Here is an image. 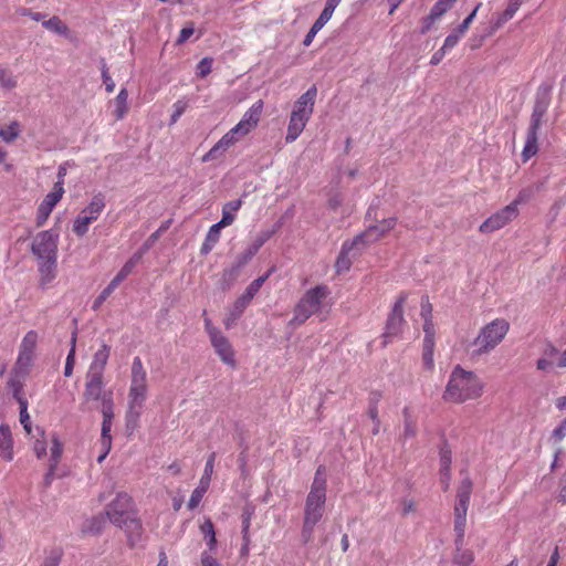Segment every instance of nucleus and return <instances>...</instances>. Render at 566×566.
Returning <instances> with one entry per match:
<instances>
[{
  "label": "nucleus",
  "instance_id": "obj_1",
  "mask_svg": "<svg viewBox=\"0 0 566 566\" xmlns=\"http://www.w3.org/2000/svg\"><path fill=\"white\" fill-rule=\"evenodd\" d=\"M105 515L109 523L125 532L130 546L140 542L143 524L136 504L128 493L118 492L105 506Z\"/></svg>",
  "mask_w": 566,
  "mask_h": 566
},
{
  "label": "nucleus",
  "instance_id": "obj_2",
  "mask_svg": "<svg viewBox=\"0 0 566 566\" xmlns=\"http://www.w3.org/2000/svg\"><path fill=\"white\" fill-rule=\"evenodd\" d=\"M327 492L326 468L319 465L315 472L310 492L305 500L303 525L301 538L303 543H310L313 539L315 526L323 518L325 513Z\"/></svg>",
  "mask_w": 566,
  "mask_h": 566
},
{
  "label": "nucleus",
  "instance_id": "obj_3",
  "mask_svg": "<svg viewBox=\"0 0 566 566\" xmlns=\"http://www.w3.org/2000/svg\"><path fill=\"white\" fill-rule=\"evenodd\" d=\"M148 397V376L140 357L133 359L129 375L126 421L136 424Z\"/></svg>",
  "mask_w": 566,
  "mask_h": 566
},
{
  "label": "nucleus",
  "instance_id": "obj_4",
  "mask_svg": "<svg viewBox=\"0 0 566 566\" xmlns=\"http://www.w3.org/2000/svg\"><path fill=\"white\" fill-rule=\"evenodd\" d=\"M483 384L473 373L457 366L449 378L443 398L447 401L461 403L481 396Z\"/></svg>",
  "mask_w": 566,
  "mask_h": 566
},
{
  "label": "nucleus",
  "instance_id": "obj_5",
  "mask_svg": "<svg viewBox=\"0 0 566 566\" xmlns=\"http://www.w3.org/2000/svg\"><path fill=\"white\" fill-rule=\"evenodd\" d=\"M551 104V90L548 87H539L536 94V101L533 108L531 124L527 129L525 145L522 151L524 161L533 157L537 150V133L542 126L543 117L545 116Z\"/></svg>",
  "mask_w": 566,
  "mask_h": 566
},
{
  "label": "nucleus",
  "instance_id": "obj_6",
  "mask_svg": "<svg viewBox=\"0 0 566 566\" xmlns=\"http://www.w3.org/2000/svg\"><path fill=\"white\" fill-rule=\"evenodd\" d=\"M510 324L504 318H496L486 324L473 340L474 355L488 354L493 350L506 336Z\"/></svg>",
  "mask_w": 566,
  "mask_h": 566
},
{
  "label": "nucleus",
  "instance_id": "obj_7",
  "mask_svg": "<svg viewBox=\"0 0 566 566\" xmlns=\"http://www.w3.org/2000/svg\"><path fill=\"white\" fill-rule=\"evenodd\" d=\"M328 294L329 290L325 285H318L308 290L295 305L291 324H303L313 314L321 312L324 300Z\"/></svg>",
  "mask_w": 566,
  "mask_h": 566
},
{
  "label": "nucleus",
  "instance_id": "obj_8",
  "mask_svg": "<svg viewBox=\"0 0 566 566\" xmlns=\"http://www.w3.org/2000/svg\"><path fill=\"white\" fill-rule=\"evenodd\" d=\"M472 492V482L469 479L461 481L457 491V502L454 505V531L457 533L455 545L464 539L467 512L469 509Z\"/></svg>",
  "mask_w": 566,
  "mask_h": 566
},
{
  "label": "nucleus",
  "instance_id": "obj_9",
  "mask_svg": "<svg viewBox=\"0 0 566 566\" xmlns=\"http://www.w3.org/2000/svg\"><path fill=\"white\" fill-rule=\"evenodd\" d=\"M57 242L59 234L56 232L52 230L41 231L33 238L31 251L40 262L56 261Z\"/></svg>",
  "mask_w": 566,
  "mask_h": 566
},
{
  "label": "nucleus",
  "instance_id": "obj_10",
  "mask_svg": "<svg viewBox=\"0 0 566 566\" xmlns=\"http://www.w3.org/2000/svg\"><path fill=\"white\" fill-rule=\"evenodd\" d=\"M105 208V199L102 193L95 195L90 203L81 211L73 222V231L83 237L92 222L96 221Z\"/></svg>",
  "mask_w": 566,
  "mask_h": 566
},
{
  "label": "nucleus",
  "instance_id": "obj_11",
  "mask_svg": "<svg viewBox=\"0 0 566 566\" xmlns=\"http://www.w3.org/2000/svg\"><path fill=\"white\" fill-rule=\"evenodd\" d=\"M38 338V333L34 331H30L24 335L14 364L15 374H22L23 376L29 374V369L32 366L35 356Z\"/></svg>",
  "mask_w": 566,
  "mask_h": 566
},
{
  "label": "nucleus",
  "instance_id": "obj_12",
  "mask_svg": "<svg viewBox=\"0 0 566 566\" xmlns=\"http://www.w3.org/2000/svg\"><path fill=\"white\" fill-rule=\"evenodd\" d=\"M521 197L515 201L511 202L503 209L496 211L491 217H489L481 226L480 231L482 233H492L496 230L502 229L512 220H514L518 216V203L521 202Z\"/></svg>",
  "mask_w": 566,
  "mask_h": 566
},
{
  "label": "nucleus",
  "instance_id": "obj_13",
  "mask_svg": "<svg viewBox=\"0 0 566 566\" xmlns=\"http://www.w3.org/2000/svg\"><path fill=\"white\" fill-rule=\"evenodd\" d=\"M83 398L86 402L101 401V409L109 401V409H114L113 392L104 390L103 376L86 374Z\"/></svg>",
  "mask_w": 566,
  "mask_h": 566
},
{
  "label": "nucleus",
  "instance_id": "obj_14",
  "mask_svg": "<svg viewBox=\"0 0 566 566\" xmlns=\"http://www.w3.org/2000/svg\"><path fill=\"white\" fill-rule=\"evenodd\" d=\"M396 226L395 218L382 219L377 224H370L363 233L355 237L353 244H370L386 235Z\"/></svg>",
  "mask_w": 566,
  "mask_h": 566
},
{
  "label": "nucleus",
  "instance_id": "obj_15",
  "mask_svg": "<svg viewBox=\"0 0 566 566\" xmlns=\"http://www.w3.org/2000/svg\"><path fill=\"white\" fill-rule=\"evenodd\" d=\"M317 96V88L312 85L305 93H303L293 105L291 114L303 118L308 122L313 112Z\"/></svg>",
  "mask_w": 566,
  "mask_h": 566
},
{
  "label": "nucleus",
  "instance_id": "obj_16",
  "mask_svg": "<svg viewBox=\"0 0 566 566\" xmlns=\"http://www.w3.org/2000/svg\"><path fill=\"white\" fill-rule=\"evenodd\" d=\"M423 348H422V363L424 368H433V352H434V335L436 328L432 319H423Z\"/></svg>",
  "mask_w": 566,
  "mask_h": 566
},
{
  "label": "nucleus",
  "instance_id": "obj_17",
  "mask_svg": "<svg viewBox=\"0 0 566 566\" xmlns=\"http://www.w3.org/2000/svg\"><path fill=\"white\" fill-rule=\"evenodd\" d=\"M263 112V101H256L242 116L241 120L234 126L240 136L248 135L260 122Z\"/></svg>",
  "mask_w": 566,
  "mask_h": 566
},
{
  "label": "nucleus",
  "instance_id": "obj_18",
  "mask_svg": "<svg viewBox=\"0 0 566 566\" xmlns=\"http://www.w3.org/2000/svg\"><path fill=\"white\" fill-rule=\"evenodd\" d=\"M241 138L235 127L224 134L221 139L202 157V161L207 163L220 158L231 146Z\"/></svg>",
  "mask_w": 566,
  "mask_h": 566
},
{
  "label": "nucleus",
  "instance_id": "obj_19",
  "mask_svg": "<svg viewBox=\"0 0 566 566\" xmlns=\"http://www.w3.org/2000/svg\"><path fill=\"white\" fill-rule=\"evenodd\" d=\"M405 302H406L405 294L399 295V297L395 302L391 314L389 315L388 321H387L385 337L395 336L400 332L401 326L405 323V319H403Z\"/></svg>",
  "mask_w": 566,
  "mask_h": 566
},
{
  "label": "nucleus",
  "instance_id": "obj_20",
  "mask_svg": "<svg viewBox=\"0 0 566 566\" xmlns=\"http://www.w3.org/2000/svg\"><path fill=\"white\" fill-rule=\"evenodd\" d=\"M103 422H102V434L101 441L104 447V452L98 457L97 461L101 463L107 455L112 447V421L114 418V409H109V401H106L104 408H102Z\"/></svg>",
  "mask_w": 566,
  "mask_h": 566
},
{
  "label": "nucleus",
  "instance_id": "obj_21",
  "mask_svg": "<svg viewBox=\"0 0 566 566\" xmlns=\"http://www.w3.org/2000/svg\"><path fill=\"white\" fill-rule=\"evenodd\" d=\"M210 342L220 359L224 364L234 367V350L229 339L222 333H220L219 335L214 334Z\"/></svg>",
  "mask_w": 566,
  "mask_h": 566
},
{
  "label": "nucleus",
  "instance_id": "obj_22",
  "mask_svg": "<svg viewBox=\"0 0 566 566\" xmlns=\"http://www.w3.org/2000/svg\"><path fill=\"white\" fill-rule=\"evenodd\" d=\"M63 193H64V189H61L59 187L57 190H52L44 197L43 201L41 202V205L38 208V213H36V226L38 227H41L44 224V222L48 220V218L51 214L55 205L61 200Z\"/></svg>",
  "mask_w": 566,
  "mask_h": 566
},
{
  "label": "nucleus",
  "instance_id": "obj_23",
  "mask_svg": "<svg viewBox=\"0 0 566 566\" xmlns=\"http://www.w3.org/2000/svg\"><path fill=\"white\" fill-rule=\"evenodd\" d=\"M523 0H509L507 8L490 21V34L502 28L520 9Z\"/></svg>",
  "mask_w": 566,
  "mask_h": 566
},
{
  "label": "nucleus",
  "instance_id": "obj_24",
  "mask_svg": "<svg viewBox=\"0 0 566 566\" xmlns=\"http://www.w3.org/2000/svg\"><path fill=\"white\" fill-rule=\"evenodd\" d=\"M0 458L6 461H12L14 458L13 438L7 424H0Z\"/></svg>",
  "mask_w": 566,
  "mask_h": 566
},
{
  "label": "nucleus",
  "instance_id": "obj_25",
  "mask_svg": "<svg viewBox=\"0 0 566 566\" xmlns=\"http://www.w3.org/2000/svg\"><path fill=\"white\" fill-rule=\"evenodd\" d=\"M111 348L103 344L101 348L94 354L93 360L90 365L87 374L103 376L105 366L109 358Z\"/></svg>",
  "mask_w": 566,
  "mask_h": 566
},
{
  "label": "nucleus",
  "instance_id": "obj_26",
  "mask_svg": "<svg viewBox=\"0 0 566 566\" xmlns=\"http://www.w3.org/2000/svg\"><path fill=\"white\" fill-rule=\"evenodd\" d=\"M221 229H223V227L219 223H214L209 228L206 239L200 248V253L202 255L209 254L219 242Z\"/></svg>",
  "mask_w": 566,
  "mask_h": 566
},
{
  "label": "nucleus",
  "instance_id": "obj_27",
  "mask_svg": "<svg viewBox=\"0 0 566 566\" xmlns=\"http://www.w3.org/2000/svg\"><path fill=\"white\" fill-rule=\"evenodd\" d=\"M254 296L255 293L247 287L244 293L237 298L231 307L232 322H235L243 314L244 310L248 307Z\"/></svg>",
  "mask_w": 566,
  "mask_h": 566
},
{
  "label": "nucleus",
  "instance_id": "obj_28",
  "mask_svg": "<svg viewBox=\"0 0 566 566\" xmlns=\"http://www.w3.org/2000/svg\"><path fill=\"white\" fill-rule=\"evenodd\" d=\"M307 123L308 122L304 120L303 118L291 114L289 125H287L285 142L289 144V143H293L294 140H296L297 137L302 134V132L306 127Z\"/></svg>",
  "mask_w": 566,
  "mask_h": 566
},
{
  "label": "nucleus",
  "instance_id": "obj_29",
  "mask_svg": "<svg viewBox=\"0 0 566 566\" xmlns=\"http://www.w3.org/2000/svg\"><path fill=\"white\" fill-rule=\"evenodd\" d=\"M242 201L240 199L227 202L222 208V218L218 222L223 228L233 223L237 211L241 208Z\"/></svg>",
  "mask_w": 566,
  "mask_h": 566
},
{
  "label": "nucleus",
  "instance_id": "obj_30",
  "mask_svg": "<svg viewBox=\"0 0 566 566\" xmlns=\"http://www.w3.org/2000/svg\"><path fill=\"white\" fill-rule=\"evenodd\" d=\"M56 261H43L39 264L40 285L46 287L55 277Z\"/></svg>",
  "mask_w": 566,
  "mask_h": 566
},
{
  "label": "nucleus",
  "instance_id": "obj_31",
  "mask_svg": "<svg viewBox=\"0 0 566 566\" xmlns=\"http://www.w3.org/2000/svg\"><path fill=\"white\" fill-rule=\"evenodd\" d=\"M107 517L104 514H98L96 516H93L92 518L87 520L83 526V532L97 535L103 532L106 525Z\"/></svg>",
  "mask_w": 566,
  "mask_h": 566
},
{
  "label": "nucleus",
  "instance_id": "obj_32",
  "mask_svg": "<svg viewBox=\"0 0 566 566\" xmlns=\"http://www.w3.org/2000/svg\"><path fill=\"white\" fill-rule=\"evenodd\" d=\"M24 377L25 376H23L22 374H15L14 368H13L11 371V375L9 377L8 384H7L8 388L12 391V395L15 398V400L18 401V403H20V400L27 401L21 395L22 387H23L22 378H24Z\"/></svg>",
  "mask_w": 566,
  "mask_h": 566
},
{
  "label": "nucleus",
  "instance_id": "obj_33",
  "mask_svg": "<svg viewBox=\"0 0 566 566\" xmlns=\"http://www.w3.org/2000/svg\"><path fill=\"white\" fill-rule=\"evenodd\" d=\"M357 244L345 242L342 247V251L336 260L335 268L338 273L346 272L352 265V261L348 256L349 251Z\"/></svg>",
  "mask_w": 566,
  "mask_h": 566
},
{
  "label": "nucleus",
  "instance_id": "obj_34",
  "mask_svg": "<svg viewBox=\"0 0 566 566\" xmlns=\"http://www.w3.org/2000/svg\"><path fill=\"white\" fill-rule=\"evenodd\" d=\"M127 99L128 92L126 88L123 87L114 99V116L116 117V119H123L125 117L128 111Z\"/></svg>",
  "mask_w": 566,
  "mask_h": 566
},
{
  "label": "nucleus",
  "instance_id": "obj_35",
  "mask_svg": "<svg viewBox=\"0 0 566 566\" xmlns=\"http://www.w3.org/2000/svg\"><path fill=\"white\" fill-rule=\"evenodd\" d=\"M450 465H451V452L442 451L441 455H440V475H441V482H442L444 489H448V486H449Z\"/></svg>",
  "mask_w": 566,
  "mask_h": 566
},
{
  "label": "nucleus",
  "instance_id": "obj_36",
  "mask_svg": "<svg viewBox=\"0 0 566 566\" xmlns=\"http://www.w3.org/2000/svg\"><path fill=\"white\" fill-rule=\"evenodd\" d=\"M20 132V124L13 120L9 125L0 128V138L6 143H12L19 137Z\"/></svg>",
  "mask_w": 566,
  "mask_h": 566
},
{
  "label": "nucleus",
  "instance_id": "obj_37",
  "mask_svg": "<svg viewBox=\"0 0 566 566\" xmlns=\"http://www.w3.org/2000/svg\"><path fill=\"white\" fill-rule=\"evenodd\" d=\"M139 256L130 258L111 281L116 287L133 272L134 268L138 262Z\"/></svg>",
  "mask_w": 566,
  "mask_h": 566
},
{
  "label": "nucleus",
  "instance_id": "obj_38",
  "mask_svg": "<svg viewBox=\"0 0 566 566\" xmlns=\"http://www.w3.org/2000/svg\"><path fill=\"white\" fill-rule=\"evenodd\" d=\"M43 27L60 35H67L69 33L67 25L59 17L43 21Z\"/></svg>",
  "mask_w": 566,
  "mask_h": 566
},
{
  "label": "nucleus",
  "instance_id": "obj_39",
  "mask_svg": "<svg viewBox=\"0 0 566 566\" xmlns=\"http://www.w3.org/2000/svg\"><path fill=\"white\" fill-rule=\"evenodd\" d=\"M403 416H405V421H403V432L401 434V439L403 441H407V440L416 437L417 426H416V422L410 417V415L408 413V409H403Z\"/></svg>",
  "mask_w": 566,
  "mask_h": 566
},
{
  "label": "nucleus",
  "instance_id": "obj_40",
  "mask_svg": "<svg viewBox=\"0 0 566 566\" xmlns=\"http://www.w3.org/2000/svg\"><path fill=\"white\" fill-rule=\"evenodd\" d=\"M463 542L457 545V554L454 555V563L460 566H469L474 560L473 552L470 549H461Z\"/></svg>",
  "mask_w": 566,
  "mask_h": 566
},
{
  "label": "nucleus",
  "instance_id": "obj_41",
  "mask_svg": "<svg viewBox=\"0 0 566 566\" xmlns=\"http://www.w3.org/2000/svg\"><path fill=\"white\" fill-rule=\"evenodd\" d=\"M242 266H239L238 263L233 262L231 266L227 268L222 272V281L230 286L241 274Z\"/></svg>",
  "mask_w": 566,
  "mask_h": 566
},
{
  "label": "nucleus",
  "instance_id": "obj_42",
  "mask_svg": "<svg viewBox=\"0 0 566 566\" xmlns=\"http://www.w3.org/2000/svg\"><path fill=\"white\" fill-rule=\"evenodd\" d=\"M214 460H216V453L212 452L208 457V459H207V462H206V465H205V471H203V474H202V476L200 479L199 484L209 488L210 481H211V476H212V473H213Z\"/></svg>",
  "mask_w": 566,
  "mask_h": 566
},
{
  "label": "nucleus",
  "instance_id": "obj_43",
  "mask_svg": "<svg viewBox=\"0 0 566 566\" xmlns=\"http://www.w3.org/2000/svg\"><path fill=\"white\" fill-rule=\"evenodd\" d=\"M62 443L60 442L56 434L51 437V448H50V462L59 464L61 455H62Z\"/></svg>",
  "mask_w": 566,
  "mask_h": 566
},
{
  "label": "nucleus",
  "instance_id": "obj_44",
  "mask_svg": "<svg viewBox=\"0 0 566 566\" xmlns=\"http://www.w3.org/2000/svg\"><path fill=\"white\" fill-rule=\"evenodd\" d=\"M566 437V418L560 421V423L552 431L549 437V441L554 444V447H560V442Z\"/></svg>",
  "mask_w": 566,
  "mask_h": 566
},
{
  "label": "nucleus",
  "instance_id": "obj_45",
  "mask_svg": "<svg viewBox=\"0 0 566 566\" xmlns=\"http://www.w3.org/2000/svg\"><path fill=\"white\" fill-rule=\"evenodd\" d=\"M209 488L205 486V485H201L199 484L191 493V496L189 499V502H188V507L189 510H193L196 509L199 503L201 502L205 493L207 492Z\"/></svg>",
  "mask_w": 566,
  "mask_h": 566
},
{
  "label": "nucleus",
  "instance_id": "obj_46",
  "mask_svg": "<svg viewBox=\"0 0 566 566\" xmlns=\"http://www.w3.org/2000/svg\"><path fill=\"white\" fill-rule=\"evenodd\" d=\"M71 343H72V347L66 357L65 367H64V376L65 377H70L73 373V367H74V363H75V343H76L75 334H73Z\"/></svg>",
  "mask_w": 566,
  "mask_h": 566
},
{
  "label": "nucleus",
  "instance_id": "obj_47",
  "mask_svg": "<svg viewBox=\"0 0 566 566\" xmlns=\"http://www.w3.org/2000/svg\"><path fill=\"white\" fill-rule=\"evenodd\" d=\"M20 422L23 426L25 432L28 434L31 433V420L30 415L28 412V401H21L20 400Z\"/></svg>",
  "mask_w": 566,
  "mask_h": 566
},
{
  "label": "nucleus",
  "instance_id": "obj_48",
  "mask_svg": "<svg viewBox=\"0 0 566 566\" xmlns=\"http://www.w3.org/2000/svg\"><path fill=\"white\" fill-rule=\"evenodd\" d=\"M62 558V551L59 548L51 549L46 553L41 566H59Z\"/></svg>",
  "mask_w": 566,
  "mask_h": 566
},
{
  "label": "nucleus",
  "instance_id": "obj_49",
  "mask_svg": "<svg viewBox=\"0 0 566 566\" xmlns=\"http://www.w3.org/2000/svg\"><path fill=\"white\" fill-rule=\"evenodd\" d=\"M117 287L113 285L111 282L101 292V294L96 297V300L93 303L92 308L94 311H97L101 305L109 297V295L116 290Z\"/></svg>",
  "mask_w": 566,
  "mask_h": 566
},
{
  "label": "nucleus",
  "instance_id": "obj_50",
  "mask_svg": "<svg viewBox=\"0 0 566 566\" xmlns=\"http://www.w3.org/2000/svg\"><path fill=\"white\" fill-rule=\"evenodd\" d=\"M457 0H438L432 7L433 14L440 18L450 10Z\"/></svg>",
  "mask_w": 566,
  "mask_h": 566
},
{
  "label": "nucleus",
  "instance_id": "obj_51",
  "mask_svg": "<svg viewBox=\"0 0 566 566\" xmlns=\"http://www.w3.org/2000/svg\"><path fill=\"white\" fill-rule=\"evenodd\" d=\"M0 84L6 90H12L17 86V80L10 72L0 69Z\"/></svg>",
  "mask_w": 566,
  "mask_h": 566
},
{
  "label": "nucleus",
  "instance_id": "obj_52",
  "mask_svg": "<svg viewBox=\"0 0 566 566\" xmlns=\"http://www.w3.org/2000/svg\"><path fill=\"white\" fill-rule=\"evenodd\" d=\"M333 13H334V11H332L329 8L325 7L312 27L315 30L321 31L324 28V25L329 21Z\"/></svg>",
  "mask_w": 566,
  "mask_h": 566
},
{
  "label": "nucleus",
  "instance_id": "obj_53",
  "mask_svg": "<svg viewBox=\"0 0 566 566\" xmlns=\"http://www.w3.org/2000/svg\"><path fill=\"white\" fill-rule=\"evenodd\" d=\"M212 62V59L203 57L197 65V74L200 77H206L211 72Z\"/></svg>",
  "mask_w": 566,
  "mask_h": 566
},
{
  "label": "nucleus",
  "instance_id": "obj_54",
  "mask_svg": "<svg viewBox=\"0 0 566 566\" xmlns=\"http://www.w3.org/2000/svg\"><path fill=\"white\" fill-rule=\"evenodd\" d=\"M462 35L463 34H460V32H458V30L455 29L451 34H449L446 38L444 43L441 46V49L444 50L446 52L453 49L458 44V42Z\"/></svg>",
  "mask_w": 566,
  "mask_h": 566
},
{
  "label": "nucleus",
  "instance_id": "obj_55",
  "mask_svg": "<svg viewBox=\"0 0 566 566\" xmlns=\"http://www.w3.org/2000/svg\"><path fill=\"white\" fill-rule=\"evenodd\" d=\"M482 3H478L476 7L474 8V10L463 20V22L457 28L458 32H460V34H463L468 31L470 24L472 23V21L474 20L475 15H476V12L478 10L481 8Z\"/></svg>",
  "mask_w": 566,
  "mask_h": 566
},
{
  "label": "nucleus",
  "instance_id": "obj_56",
  "mask_svg": "<svg viewBox=\"0 0 566 566\" xmlns=\"http://www.w3.org/2000/svg\"><path fill=\"white\" fill-rule=\"evenodd\" d=\"M67 166H69V164H67V163H64V164H62V165H60V166H59V170H57V180H56V182L54 184V188H53V190H57V189H59V187H60L61 189H64V187H63V186H64V178H65V176H66V174H67Z\"/></svg>",
  "mask_w": 566,
  "mask_h": 566
},
{
  "label": "nucleus",
  "instance_id": "obj_57",
  "mask_svg": "<svg viewBox=\"0 0 566 566\" xmlns=\"http://www.w3.org/2000/svg\"><path fill=\"white\" fill-rule=\"evenodd\" d=\"M438 19H440V17L439 15H434L433 14V10L431 9L429 15H427L422 20V25H421L420 32L422 34L427 33Z\"/></svg>",
  "mask_w": 566,
  "mask_h": 566
},
{
  "label": "nucleus",
  "instance_id": "obj_58",
  "mask_svg": "<svg viewBox=\"0 0 566 566\" xmlns=\"http://www.w3.org/2000/svg\"><path fill=\"white\" fill-rule=\"evenodd\" d=\"M102 80H103V83L105 85L106 92L107 93L114 92V90H115V82L113 81V78L108 74V70H107L106 65H103Z\"/></svg>",
  "mask_w": 566,
  "mask_h": 566
},
{
  "label": "nucleus",
  "instance_id": "obj_59",
  "mask_svg": "<svg viewBox=\"0 0 566 566\" xmlns=\"http://www.w3.org/2000/svg\"><path fill=\"white\" fill-rule=\"evenodd\" d=\"M273 234V231L264 230L259 232L253 239L252 242L261 248Z\"/></svg>",
  "mask_w": 566,
  "mask_h": 566
},
{
  "label": "nucleus",
  "instance_id": "obj_60",
  "mask_svg": "<svg viewBox=\"0 0 566 566\" xmlns=\"http://www.w3.org/2000/svg\"><path fill=\"white\" fill-rule=\"evenodd\" d=\"M33 450L39 459L43 458L46 454L45 439H36L33 446Z\"/></svg>",
  "mask_w": 566,
  "mask_h": 566
},
{
  "label": "nucleus",
  "instance_id": "obj_61",
  "mask_svg": "<svg viewBox=\"0 0 566 566\" xmlns=\"http://www.w3.org/2000/svg\"><path fill=\"white\" fill-rule=\"evenodd\" d=\"M420 315L423 319H432V306L428 298H423L421 302Z\"/></svg>",
  "mask_w": 566,
  "mask_h": 566
},
{
  "label": "nucleus",
  "instance_id": "obj_62",
  "mask_svg": "<svg viewBox=\"0 0 566 566\" xmlns=\"http://www.w3.org/2000/svg\"><path fill=\"white\" fill-rule=\"evenodd\" d=\"M200 531L205 535L206 538H209L210 536L216 535L214 527L212 522L207 518L201 525Z\"/></svg>",
  "mask_w": 566,
  "mask_h": 566
},
{
  "label": "nucleus",
  "instance_id": "obj_63",
  "mask_svg": "<svg viewBox=\"0 0 566 566\" xmlns=\"http://www.w3.org/2000/svg\"><path fill=\"white\" fill-rule=\"evenodd\" d=\"M193 32L195 28L192 24L182 28L178 38V43L186 42L193 34Z\"/></svg>",
  "mask_w": 566,
  "mask_h": 566
},
{
  "label": "nucleus",
  "instance_id": "obj_64",
  "mask_svg": "<svg viewBox=\"0 0 566 566\" xmlns=\"http://www.w3.org/2000/svg\"><path fill=\"white\" fill-rule=\"evenodd\" d=\"M201 565L202 566H221L220 563L212 556L207 553H202L201 555Z\"/></svg>",
  "mask_w": 566,
  "mask_h": 566
}]
</instances>
